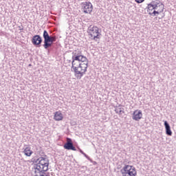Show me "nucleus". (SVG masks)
<instances>
[{"mask_svg":"<svg viewBox=\"0 0 176 176\" xmlns=\"http://www.w3.org/2000/svg\"><path fill=\"white\" fill-rule=\"evenodd\" d=\"M31 162L33 163H37L44 167H47L49 168V160L46 157H41L38 159L32 158Z\"/></svg>","mask_w":176,"mask_h":176,"instance_id":"obj_6","label":"nucleus"},{"mask_svg":"<svg viewBox=\"0 0 176 176\" xmlns=\"http://www.w3.org/2000/svg\"><path fill=\"white\" fill-rule=\"evenodd\" d=\"M54 119L57 122H60V120H63V119H64V117L63 116V113H61L60 111H56L54 113Z\"/></svg>","mask_w":176,"mask_h":176,"instance_id":"obj_14","label":"nucleus"},{"mask_svg":"<svg viewBox=\"0 0 176 176\" xmlns=\"http://www.w3.org/2000/svg\"><path fill=\"white\" fill-rule=\"evenodd\" d=\"M82 9L84 13L90 14L93 12V4L90 3V1H86L81 3Z\"/></svg>","mask_w":176,"mask_h":176,"instance_id":"obj_7","label":"nucleus"},{"mask_svg":"<svg viewBox=\"0 0 176 176\" xmlns=\"http://www.w3.org/2000/svg\"><path fill=\"white\" fill-rule=\"evenodd\" d=\"M145 0H135L136 3H142Z\"/></svg>","mask_w":176,"mask_h":176,"instance_id":"obj_18","label":"nucleus"},{"mask_svg":"<svg viewBox=\"0 0 176 176\" xmlns=\"http://www.w3.org/2000/svg\"><path fill=\"white\" fill-rule=\"evenodd\" d=\"M42 37L39 35H34L32 39V43L37 47H41V43H42Z\"/></svg>","mask_w":176,"mask_h":176,"instance_id":"obj_10","label":"nucleus"},{"mask_svg":"<svg viewBox=\"0 0 176 176\" xmlns=\"http://www.w3.org/2000/svg\"><path fill=\"white\" fill-rule=\"evenodd\" d=\"M52 45H53V43L47 41V40H44L43 47L45 49H49V47H52Z\"/></svg>","mask_w":176,"mask_h":176,"instance_id":"obj_17","label":"nucleus"},{"mask_svg":"<svg viewBox=\"0 0 176 176\" xmlns=\"http://www.w3.org/2000/svg\"><path fill=\"white\" fill-rule=\"evenodd\" d=\"M40 176H45V175H43H43H41Z\"/></svg>","mask_w":176,"mask_h":176,"instance_id":"obj_23","label":"nucleus"},{"mask_svg":"<svg viewBox=\"0 0 176 176\" xmlns=\"http://www.w3.org/2000/svg\"><path fill=\"white\" fill-rule=\"evenodd\" d=\"M88 67L89 65L87 64L78 63L76 65V62H72L71 71L74 72V76L76 79H82V77L86 75Z\"/></svg>","mask_w":176,"mask_h":176,"instance_id":"obj_2","label":"nucleus"},{"mask_svg":"<svg viewBox=\"0 0 176 176\" xmlns=\"http://www.w3.org/2000/svg\"><path fill=\"white\" fill-rule=\"evenodd\" d=\"M34 169L38 170V171L40 172V174H45V173L49 170V168L37 163L34 165Z\"/></svg>","mask_w":176,"mask_h":176,"instance_id":"obj_12","label":"nucleus"},{"mask_svg":"<svg viewBox=\"0 0 176 176\" xmlns=\"http://www.w3.org/2000/svg\"><path fill=\"white\" fill-rule=\"evenodd\" d=\"M164 10V5L160 0L152 1L147 6V12L150 16H157Z\"/></svg>","mask_w":176,"mask_h":176,"instance_id":"obj_1","label":"nucleus"},{"mask_svg":"<svg viewBox=\"0 0 176 176\" xmlns=\"http://www.w3.org/2000/svg\"><path fill=\"white\" fill-rule=\"evenodd\" d=\"M87 34L89 39H91V41H95L96 42H97L98 39H100V35H101L100 29L97 26L92 25H89L88 28Z\"/></svg>","mask_w":176,"mask_h":176,"instance_id":"obj_4","label":"nucleus"},{"mask_svg":"<svg viewBox=\"0 0 176 176\" xmlns=\"http://www.w3.org/2000/svg\"><path fill=\"white\" fill-rule=\"evenodd\" d=\"M80 153H82V155H86V153H83V152L82 151V150H80Z\"/></svg>","mask_w":176,"mask_h":176,"instance_id":"obj_20","label":"nucleus"},{"mask_svg":"<svg viewBox=\"0 0 176 176\" xmlns=\"http://www.w3.org/2000/svg\"><path fill=\"white\" fill-rule=\"evenodd\" d=\"M164 124L165 126L166 134V135H173V131H171V126L167 121H164Z\"/></svg>","mask_w":176,"mask_h":176,"instance_id":"obj_13","label":"nucleus"},{"mask_svg":"<svg viewBox=\"0 0 176 176\" xmlns=\"http://www.w3.org/2000/svg\"><path fill=\"white\" fill-rule=\"evenodd\" d=\"M122 176H135L137 175V170L133 166L125 165L123 168L120 170Z\"/></svg>","mask_w":176,"mask_h":176,"instance_id":"obj_5","label":"nucleus"},{"mask_svg":"<svg viewBox=\"0 0 176 176\" xmlns=\"http://www.w3.org/2000/svg\"><path fill=\"white\" fill-rule=\"evenodd\" d=\"M43 37L44 38V40L47 41L51 43H53L54 42H56L57 41V36L56 35H49V33L47 30H44Z\"/></svg>","mask_w":176,"mask_h":176,"instance_id":"obj_8","label":"nucleus"},{"mask_svg":"<svg viewBox=\"0 0 176 176\" xmlns=\"http://www.w3.org/2000/svg\"><path fill=\"white\" fill-rule=\"evenodd\" d=\"M116 113L118 115H123L124 113V108L122 107L121 105L116 106L115 108Z\"/></svg>","mask_w":176,"mask_h":176,"instance_id":"obj_15","label":"nucleus"},{"mask_svg":"<svg viewBox=\"0 0 176 176\" xmlns=\"http://www.w3.org/2000/svg\"><path fill=\"white\" fill-rule=\"evenodd\" d=\"M85 157H87V159H89V155H85Z\"/></svg>","mask_w":176,"mask_h":176,"instance_id":"obj_21","label":"nucleus"},{"mask_svg":"<svg viewBox=\"0 0 176 176\" xmlns=\"http://www.w3.org/2000/svg\"><path fill=\"white\" fill-rule=\"evenodd\" d=\"M0 36H5V32L0 30Z\"/></svg>","mask_w":176,"mask_h":176,"instance_id":"obj_19","label":"nucleus"},{"mask_svg":"<svg viewBox=\"0 0 176 176\" xmlns=\"http://www.w3.org/2000/svg\"><path fill=\"white\" fill-rule=\"evenodd\" d=\"M64 148L67 151H76V148L74 146V143H72V140L69 138H67V142L64 144Z\"/></svg>","mask_w":176,"mask_h":176,"instance_id":"obj_9","label":"nucleus"},{"mask_svg":"<svg viewBox=\"0 0 176 176\" xmlns=\"http://www.w3.org/2000/svg\"><path fill=\"white\" fill-rule=\"evenodd\" d=\"M72 63H75V61H79L78 64H86L89 65V59L82 54V51L77 50L72 52Z\"/></svg>","mask_w":176,"mask_h":176,"instance_id":"obj_3","label":"nucleus"},{"mask_svg":"<svg viewBox=\"0 0 176 176\" xmlns=\"http://www.w3.org/2000/svg\"><path fill=\"white\" fill-rule=\"evenodd\" d=\"M132 119L136 122L141 120L142 119V111L141 110H135L133 113Z\"/></svg>","mask_w":176,"mask_h":176,"instance_id":"obj_11","label":"nucleus"},{"mask_svg":"<svg viewBox=\"0 0 176 176\" xmlns=\"http://www.w3.org/2000/svg\"><path fill=\"white\" fill-rule=\"evenodd\" d=\"M23 153L25 155H32L33 152L31 151V147L30 146H25Z\"/></svg>","mask_w":176,"mask_h":176,"instance_id":"obj_16","label":"nucleus"},{"mask_svg":"<svg viewBox=\"0 0 176 176\" xmlns=\"http://www.w3.org/2000/svg\"><path fill=\"white\" fill-rule=\"evenodd\" d=\"M26 156H28V157H30V156H31V155H27Z\"/></svg>","mask_w":176,"mask_h":176,"instance_id":"obj_22","label":"nucleus"},{"mask_svg":"<svg viewBox=\"0 0 176 176\" xmlns=\"http://www.w3.org/2000/svg\"><path fill=\"white\" fill-rule=\"evenodd\" d=\"M21 30H23V28H22V29H20L21 31Z\"/></svg>","mask_w":176,"mask_h":176,"instance_id":"obj_24","label":"nucleus"}]
</instances>
